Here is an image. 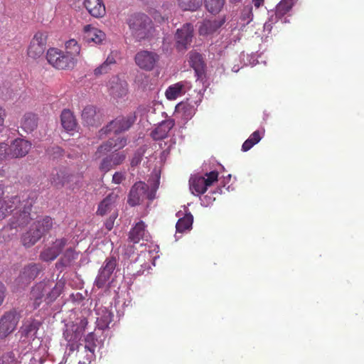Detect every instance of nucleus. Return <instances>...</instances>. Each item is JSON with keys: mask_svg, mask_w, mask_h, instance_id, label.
Wrapping results in <instances>:
<instances>
[{"mask_svg": "<svg viewBox=\"0 0 364 364\" xmlns=\"http://www.w3.org/2000/svg\"><path fill=\"white\" fill-rule=\"evenodd\" d=\"M80 46L75 39L65 42V50L57 48H50L46 52V60L49 65L56 70H72L77 63L80 54Z\"/></svg>", "mask_w": 364, "mask_h": 364, "instance_id": "f257e3e1", "label": "nucleus"}, {"mask_svg": "<svg viewBox=\"0 0 364 364\" xmlns=\"http://www.w3.org/2000/svg\"><path fill=\"white\" fill-rule=\"evenodd\" d=\"M132 36L136 41L151 38L155 33V28L151 19L144 14H134L127 21Z\"/></svg>", "mask_w": 364, "mask_h": 364, "instance_id": "f03ea898", "label": "nucleus"}, {"mask_svg": "<svg viewBox=\"0 0 364 364\" xmlns=\"http://www.w3.org/2000/svg\"><path fill=\"white\" fill-rule=\"evenodd\" d=\"M53 219L45 216L33 223L29 230L22 236L23 246L30 247L34 245L43 236L50 232L53 227Z\"/></svg>", "mask_w": 364, "mask_h": 364, "instance_id": "7ed1b4c3", "label": "nucleus"}, {"mask_svg": "<svg viewBox=\"0 0 364 364\" xmlns=\"http://www.w3.org/2000/svg\"><path fill=\"white\" fill-rule=\"evenodd\" d=\"M149 187L143 181L135 183L131 188L128 196V203L131 206L140 204L144 199L153 200L154 196L149 191Z\"/></svg>", "mask_w": 364, "mask_h": 364, "instance_id": "20e7f679", "label": "nucleus"}, {"mask_svg": "<svg viewBox=\"0 0 364 364\" xmlns=\"http://www.w3.org/2000/svg\"><path fill=\"white\" fill-rule=\"evenodd\" d=\"M48 33L46 31H37L28 45L27 55L33 59L39 58L46 50Z\"/></svg>", "mask_w": 364, "mask_h": 364, "instance_id": "39448f33", "label": "nucleus"}, {"mask_svg": "<svg viewBox=\"0 0 364 364\" xmlns=\"http://www.w3.org/2000/svg\"><path fill=\"white\" fill-rule=\"evenodd\" d=\"M160 60L158 53L154 51L143 50L136 53L134 61L137 66L146 71L154 70Z\"/></svg>", "mask_w": 364, "mask_h": 364, "instance_id": "423d86ee", "label": "nucleus"}, {"mask_svg": "<svg viewBox=\"0 0 364 364\" xmlns=\"http://www.w3.org/2000/svg\"><path fill=\"white\" fill-rule=\"evenodd\" d=\"M32 208V203L27 200L22 204V208H19L16 211L9 221V226L11 229H16L18 227H23L26 225L30 220L31 211Z\"/></svg>", "mask_w": 364, "mask_h": 364, "instance_id": "0eeeda50", "label": "nucleus"}, {"mask_svg": "<svg viewBox=\"0 0 364 364\" xmlns=\"http://www.w3.org/2000/svg\"><path fill=\"white\" fill-rule=\"evenodd\" d=\"M117 267V259L113 257H108L105 259L104 264L100 269L98 274L95 280L94 284L98 288H103L109 282L111 275Z\"/></svg>", "mask_w": 364, "mask_h": 364, "instance_id": "6e6552de", "label": "nucleus"}, {"mask_svg": "<svg viewBox=\"0 0 364 364\" xmlns=\"http://www.w3.org/2000/svg\"><path fill=\"white\" fill-rule=\"evenodd\" d=\"M193 36V26L191 23H185L181 28H178L175 34L177 50H187L192 42Z\"/></svg>", "mask_w": 364, "mask_h": 364, "instance_id": "1a4fd4ad", "label": "nucleus"}, {"mask_svg": "<svg viewBox=\"0 0 364 364\" xmlns=\"http://www.w3.org/2000/svg\"><path fill=\"white\" fill-rule=\"evenodd\" d=\"M68 244V239L61 237L56 239L50 246L43 249L39 257L42 261L50 262L55 259Z\"/></svg>", "mask_w": 364, "mask_h": 364, "instance_id": "9d476101", "label": "nucleus"}, {"mask_svg": "<svg viewBox=\"0 0 364 364\" xmlns=\"http://www.w3.org/2000/svg\"><path fill=\"white\" fill-rule=\"evenodd\" d=\"M134 121L135 117L132 115L118 117L106 127L105 132L118 134L127 131L132 126Z\"/></svg>", "mask_w": 364, "mask_h": 364, "instance_id": "9b49d317", "label": "nucleus"}, {"mask_svg": "<svg viewBox=\"0 0 364 364\" xmlns=\"http://www.w3.org/2000/svg\"><path fill=\"white\" fill-rule=\"evenodd\" d=\"M105 37L106 35L103 31L92 25L88 24L83 27V41L88 44H100Z\"/></svg>", "mask_w": 364, "mask_h": 364, "instance_id": "f8f14e48", "label": "nucleus"}, {"mask_svg": "<svg viewBox=\"0 0 364 364\" xmlns=\"http://www.w3.org/2000/svg\"><path fill=\"white\" fill-rule=\"evenodd\" d=\"M31 144L23 139H16L10 146V156L11 158H21L25 156L30 151Z\"/></svg>", "mask_w": 364, "mask_h": 364, "instance_id": "ddd939ff", "label": "nucleus"}, {"mask_svg": "<svg viewBox=\"0 0 364 364\" xmlns=\"http://www.w3.org/2000/svg\"><path fill=\"white\" fill-rule=\"evenodd\" d=\"M126 159L124 153H112L104 158L99 166L100 170L105 173L123 163Z\"/></svg>", "mask_w": 364, "mask_h": 364, "instance_id": "4468645a", "label": "nucleus"}, {"mask_svg": "<svg viewBox=\"0 0 364 364\" xmlns=\"http://www.w3.org/2000/svg\"><path fill=\"white\" fill-rule=\"evenodd\" d=\"M191 88L190 82L183 80L170 85L166 90V97L169 100H176Z\"/></svg>", "mask_w": 364, "mask_h": 364, "instance_id": "2eb2a0df", "label": "nucleus"}, {"mask_svg": "<svg viewBox=\"0 0 364 364\" xmlns=\"http://www.w3.org/2000/svg\"><path fill=\"white\" fill-rule=\"evenodd\" d=\"M40 271L39 264L31 263L25 266L17 279L18 282L27 285L38 275Z\"/></svg>", "mask_w": 364, "mask_h": 364, "instance_id": "dca6fc26", "label": "nucleus"}, {"mask_svg": "<svg viewBox=\"0 0 364 364\" xmlns=\"http://www.w3.org/2000/svg\"><path fill=\"white\" fill-rule=\"evenodd\" d=\"M83 4L88 13L96 18H102L106 14L103 0H84Z\"/></svg>", "mask_w": 364, "mask_h": 364, "instance_id": "f3484780", "label": "nucleus"}, {"mask_svg": "<svg viewBox=\"0 0 364 364\" xmlns=\"http://www.w3.org/2000/svg\"><path fill=\"white\" fill-rule=\"evenodd\" d=\"M81 116L82 121L88 126H98L101 123L102 116L93 105L86 106Z\"/></svg>", "mask_w": 364, "mask_h": 364, "instance_id": "a211bd4d", "label": "nucleus"}, {"mask_svg": "<svg viewBox=\"0 0 364 364\" xmlns=\"http://www.w3.org/2000/svg\"><path fill=\"white\" fill-rule=\"evenodd\" d=\"M175 122L172 119L164 120L151 133L154 140H162L168 136V132L174 127Z\"/></svg>", "mask_w": 364, "mask_h": 364, "instance_id": "6ab92c4d", "label": "nucleus"}, {"mask_svg": "<svg viewBox=\"0 0 364 364\" xmlns=\"http://www.w3.org/2000/svg\"><path fill=\"white\" fill-rule=\"evenodd\" d=\"M47 282L46 281L36 284L31 291V299L33 301L35 308L39 306L47 296Z\"/></svg>", "mask_w": 364, "mask_h": 364, "instance_id": "aec40b11", "label": "nucleus"}, {"mask_svg": "<svg viewBox=\"0 0 364 364\" xmlns=\"http://www.w3.org/2000/svg\"><path fill=\"white\" fill-rule=\"evenodd\" d=\"M189 64L191 68L194 70L196 75L198 78L201 77L205 73V64L201 54L191 51L189 53Z\"/></svg>", "mask_w": 364, "mask_h": 364, "instance_id": "412c9836", "label": "nucleus"}, {"mask_svg": "<svg viewBox=\"0 0 364 364\" xmlns=\"http://www.w3.org/2000/svg\"><path fill=\"white\" fill-rule=\"evenodd\" d=\"M190 190L196 196L203 194L208 189L205 177L199 175L192 176L189 180Z\"/></svg>", "mask_w": 364, "mask_h": 364, "instance_id": "4be33fe9", "label": "nucleus"}, {"mask_svg": "<svg viewBox=\"0 0 364 364\" xmlns=\"http://www.w3.org/2000/svg\"><path fill=\"white\" fill-rule=\"evenodd\" d=\"M117 198V194L114 193L109 194L99 204L97 213L100 215H105V214L111 212L115 207V203Z\"/></svg>", "mask_w": 364, "mask_h": 364, "instance_id": "5701e85b", "label": "nucleus"}, {"mask_svg": "<svg viewBox=\"0 0 364 364\" xmlns=\"http://www.w3.org/2000/svg\"><path fill=\"white\" fill-rule=\"evenodd\" d=\"M60 121L63 127L67 132L74 131L77 125L75 116L70 109H65L62 111Z\"/></svg>", "mask_w": 364, "mask_h": 364, "instance_id": "b1692460", "label": "nucleus"}, {"mask_svg": "<svg viewBox=\"0 0 364 364\" xmlns=\"http://www.w3.org/2000/svg\"><path fill=\"white\" fill-rule=\"evenodd\" d=\"M87 320H69V321L65 324L66 328L65 331L67 333H73L75 337L77 338L84 331L87 323Z\"/></svg>", "mask_w": 364, "mask_h": 364, "instance_id": "393cba45", "label": "nucleus"}, {"mask_svg": "<svg viewBox=\"0 0 364 364\" xmlns=\"http://www.w3.org/2000/svg\"><path fill=\"white\" fill-rule=\"evenodd\" d=\"M78 253L75 251L73 247L68 248L63 253V256L56 263V267H70L77 259Z\"/></svg>", "mask_w": 364, "mask_h": 364, "instance_id": "a878e982", "label": "nucleus"}, {"mask_svg": "<svg viewBox=\"0 0 364 364\" xmlns=\"http://www.w3.org/2000/svg\"><path fill=\"white\" fill-rule=\"evenodd\" d=\"M46 282H47L48 291L47 296L45 298V301L47 304H49L55 300L60 296L63 289V284L58 282L53 286V282L46 281Z\"/></svg>", "mask_w": 364, "mask_h": 364, "instance_id": "bb28decb", "label": "nucleus"}, {"mask_svg": "<svg viewBox=\"0 0 364 364\" xmlns=\"http://www.w3.org/2000/svg\"><path fill=\"white\" fill-rule=\"evenodd\" d=\"M146 237L145 224L143 221L137 223L135 226L132 228L129 234V239L134 243H138L141 240Z\"/></svg>", "mask_w": 364, "mask_h": 364, "instance_id": "cd10ccee", "label": "nucleus"}, {"mask_svg": "<svg viewBox=\"0 0 364 364\" xmlns=\"http://www.w3.org/2000/svg\"><path fill=\"white\" fill-rule=\"evenodd\" d=\"M38 125V118L35 114L26 113L21 119V127L27 133L33 132Z\"/></svg>", "mask_w": 364, "mask_h": 364, "instance_id": "c85d7f7f", "label": "nucleus"}, {"mask_svg": "<svg viewBox=\"0 0 364 364\" xmlns=\"http://www.w3.org/2000/svg\"><path fill=\"white\" fill-rule=\"evenodd\" d=\"M3 200V207L6 210V215H8L9 213L13 211L18 210L19 208H22V204L24 203L27 200H21L20 197L18 196H12L8 200Z\"/></svg>", "mask_w": 364, "mask_h": 364, "instance_id": "c756f323", "label": "nucleus"}, {"mask_svg": "<svg viewBox=\"0 0 364 364\" xmlns=\"http://www.w3.org/2000/svg\"><path fill=\"white\" fill-rule=\"evenodd\" d=\"M222 26V22L217 21H205L200 26V35H208L215 32L218 28Z\"/></svg>", "mask_w": 364, "mask_h": 364, "instance_id": "7c9ffc66", "label": "nucleus"}, {"mask_svg": "<svg viewBox=\"0 0 364 364\" xmlns=\"http://www.w3.org/2000/svg\"><path fill=\"white\" fill-rule=\"evenodd\" d=\"M193 217L191 213H186L183 218H180L176 225V232H183L189 230L193 224Z\"/></svg>", "mask_w": 364, "mask_h": 364, "instance_id": "2f4dec72", "label": "nucleus"}, {"mask_svg": "<svg viewBox=\"0 0 364 364\" xmlns=\"http://www.w3.org/2000/svg\"><path fill=\"white\" fill-rule=\"evenodd\" d=\"M203 0H178L179 7L183 11H194L202 5Z\"/></svg>", "mask_w": 364, "mask_h": 364, "instance_id": "473e14b6", "label": "nucleus"}, {"mask_svg": "<svg viewBox=\"0 0 364 364\" xmlns=\"http://www.w3.org/2000/svg\"><path fill=\"white\" fill-rule=\"evenodd\" d=\"M15 320H0V338L6 337L15 328Z\"/></svg>", "mask_w": 364, "mask_h": 364, "instance_id": "72a5a7b5", "label": "nucleus"}, {"mask_svg": "<svg viewBox=\"0 0 364 364\" xmlns=\"http://www.w3.org/2000/svg\"><path fill=\"white\" fill-rule=\"evenodd\" d=\"M261 132L258 130L254 132L243 143L242 146V150L243 151H249L253 146L257 144L261 140Z\"/></svg>", "mask_w": 364, "mask_h": 364, "instance_id": "f704fd0d", "label": "nucleus"}, {"mask_svg": "<svg viewBox=\"0 0 364 364\" xmlns=\"http://www.w3.org/2000/svg\"><path fill=\"white\" fill-rule=\"evenodd\" d=\"M206 9L211 14H218L224 6L225 0H204Z\"/></svg>", "mask_w": 364, "mask_h": 364, "instance_id": "c9c22d12", "label": "nucleus"}, {"mask_svg": "<svg viewBox=\"0 0 364 364\" xmlns=\"http://www.w3.org/2000/svg\"><path fill=\"white\" fill-rule=\"evenodd\" d=\"M85 349L87 353H90L91 357H95V350L97 347V338L93 332L89 333L85 338Z\"/></svg>", "mask_w": 364, "mask_h": 364, "instance_id": "e433bc0d", "label": "nucleus"}, {"mask_svg": "<svg viewBox=\"0 0 364 364\" xmlns=\"http://www.w3.org/2000/svg\"><path fill=\"white\" fill-rule=\"evenodd\" d=\"M116 60L114 56L108 55L106 60L100 66L96 68L94 70V74L96 76L107 73L110 70V66L115 64Z\"/></svg>", "mask_w": 364, "mask_h": 364, "instance_id": "4c0bfd02", "label": "nucleus"}, {"mask_svg": "<svg viewBox=\"0 0 364 364\" xmlns=\"http://www.w3.org/2000/svg\"><path fill=\"white\" fill-rule=\"evenodd\" d=\"M38 328L33 321L27 320L21 328V333L25 337H31L36 334Z\"/></svg>", "mask_w": 364, "mask_h": 364, "instance_id": "58836bf2", "label": "nucleus"}, {"mask_svg": "<svg viewBox=\"0 0 364 364\" xmlns=\"http://www.w3.org/2000/svg\"><path fill=\"white\" fill-rule=\"evenodd\" d=\"M51 183L56 188L63 187L66 182L65 174L63 171H58L50 178Z\"/></svg>", "mask_w": 364, "mask_h": 364, "instance_id": "ea45409f", "label": "nucleus"}, {"mask_svg": "<svg viewBox=\"0 0 364 364\" xmlns=\"http://www.w3.org/2000/svg\"><path fill=\"white\" fill-rule=\"evenodd\" d=\"M113 149H114V139H109L98 147L95 155L100 157L101 155L112 151Z\"/></svg>", "mask_w": 364, "mask_h": 364, "instance_id": "a19ab883", "label": "nucleus"}, {"mask_svg": "<svg viewBox=\"0 0 364 364\" xmlns=\"http://www.w3.org/2000/svg\"><path fill=\"white\" fill-rule=\"evenodd\" d=\"M291 9V4L287 0H282L276 7V13L277 15H284Z\"/></svg>", "mask_w": 364, "mask_h": 364, "instance_id": "79ce46f5", "label": "nucleus"}, {"mask_svg": "<svg viewBox=\"0 0 364 364\" xmlns=\"http://www.w3.org/2000/svg\"><path fill=\"white\" fill-rule=\"evenodd\" d=\"M178 112H183L186 117H191L193 114V107L186 102H180L176 106Z\"/></svg>", "mask_w": 364, "mask_h": 364, "instance_id": "37998d69", "label": "nucleus"}, {"mask_svg": "<svg viewBox=\"0 0 364 364\" xmlns=\"http://www.w3.org/2000/svg\"><path fill=\"white\" fill-rule=\"evenodd\" d=\"M205 176H206L205 177V183L208 187L212 186L213 183L218 181V172L216 171L206 173Z\"/></svg>", "mask_w": 364, "mask_h": 364, "instance_id": "c03bdc74", "label": "nucleus"}, {"mask_svg": "<svg viewBox=\"0 0 364 364\" xmlns=\"http://www.w3.org/2000/svg\"><path fill=\"white\" fill-rule=\"evenodd\" d=\"M143 154H144V151H142L141 149H138L137 151H135V153L134 154V156L131 160V166L132 167L136 166L141 163V161L142 160Z\"/></svg>", "mask_w": 364, "mask_h": 364, "instance_id": "a18cd8bd", "label": "nucleus"}, {"mask_svg": "<svg viewBox=\"0 0 364 364\" xmlns=\"http://www.w3.org/2000/svg\"><path fill=\"white\" fill-rule=\"evenodd\" d=\"M252 6H245L242 11V18L244 21H247V22H250L252 20Z\"/></svg>", "mask_w": 364, "mask_h": 364, "instance_id": "49530a36", "label": "nucleus"}, {"mask_svg": "<svg viewBox=\"0 0 364 364\" xmlns=\"http://www.w3.org/2000/svg\"><path fill=\"white\" fill-rule=\"evenodd\" d=\"M9 146L4 142L0 143V161L4 160L7 156H10V151L8 152Z\"/></svg>", "mask_w": 364, "mask_h": 364, "instance_id": "de8ad7c7", "label": "nucleus"}, {"mask_svg": "<svg viewBox=\"0 0 364 364\" xmlns=\"http://www.w3.org/2000/svg\"><path fill=\"white\" fill-rule=\"evenodd\" d=\"M127 140L124 137H118L117 139H114V149L116 151L124 148L127 145Z\"/></svg>", "mask_w": 364, "mask_h": 364, "instance_id": "09e8293b", "label": "nucleus"}, {"mask_svg": "<svg viewBox=\"0 0 364 364\" xmlns=\"http://www.w3.org/2000/svg\"><path fill=\"white\" fill-rule=\"evenodd\" d=\"M126 178L125 173L122 171H117L112 176V183L115 184H120Z\"/></svg>", "mask_w": 364, "mask_h": 364, "instance_id": "8fccbe9b", "label": "nucleus"}, {"mask_svg": "<svg viewBox=\"0 0 364 364\" xmlns=\"http://www.w3.org/2000/svg\"><path fill=\"white\" fill-rule=\"evenodd\" d=\"M0 364H16V361L11 353H6L0 358Z\"/></svg>", "mask_w": 364, "mask_h": 364, "instance_id": "3c124183", "label": "nucleus"}, {"mask_svg": "<svg viewBox=\"0 0 364 364\" xmlns=\"http://www.w3.org/2000/svg\"><path fill=\"white\" fill-rule=\"evenodd\" d=\"M20 312H18L16 309L10 310L4 314L1 318H18L21 317Z\"/></svg>", "mask_w": 364, "mask_h": 364, "instance_id": "603ef678", "label": "nucleus"}, {"mask_svg": "<svg viewBox=\"0 0 364 364\" xmlns=\"http://www.w3.org/2000/svg\"><path fill=\"white\" fill-rule=\"evenodd\" d=\"M117 217V213L114 211L109 216V219L105 222V225L108 230H111L113 228L114 223Z\"/></svg>", "mask_w": 364, "mask_h": 364, "instance_id": "864d4df0", "label": "nucleus"}, {"mask_svg": "<svg viewBox=\"0 0 364 364\" xmlns=\"http://www.w3.org/2000/svg\"><path fill=\"white\" fill-rule=\"evenodd\" d=\"M96 327L100 330H105L108 328L109 323L107 320H96Z\"/></svg>", "mask_w": 364, "mask_h": 364, "instance_id": "5fc2aeb1", "label": "nucleus"}, {"mask_svg": "<svg viewBox=\"0 0 364 364\" xmlns=\"http://www.w3.org/2000/svg\"><path fill=\"white\" fill-rule=\"evenodd\" d=\"M6 293V287L0 282V306L2 304Z\"/></svg>", "mask_w": 364, "mask_h": 364, "instance_id": "6e6d98bb", "label": "nucleus"}, {"mask_svg": "<svg viewBox=\"0 0 364 364\" xmlns=\"http://www.w3.org/2000/svg\"><path fill=\"white\" fill-rule=\"evenodd\" d=\"M6 216V210L3 207V200H0V220L4 219Z\"/></svg>", "mask_w": 364, "mask_h": 364, "instance_id": "4d7b16f0", "label": "nucleus"}, {"mask_svg": "<svg viewBox=\"0 0 364 364\" xmlns=\"http://www.w3.org/2000/svg\"><path fill=\"white\" fill-rule=\"evenodd\" d=\"M94 357H91L89 353H87L85 360H80L79 364H90L91 360Z\"/></svg>", "mask_w": 364, "mask_h": 364, "instance_id": "13d9d810", "label": "nucleus"}, {"mask_svg": "<svg viewBox=\"0 0 364 364\" xmlns=\"http://www.w3.org/2000/svg\"><path fill=\"white\" fill-rule=\"evenodd\" d=\"M264 0H252V4L255 7L259 9L261 6L264 4Z\"/></svg>", "mask_w": 364, "mask_h": 364, "instance_id": "bf43d9fd", "label": "nucleus"}, {"mask_svg": "<svg viewBox=\"0 0 364 364\" xmlns=\"http://www.w3.org/2000/svg\"><path fill=\"white\" fill-rule=\"evenodd\" d=\"M4 193V187L2 184H0V197H1Z\"/></svg>", "mask_w": 364, "mask_h": 364, "instance_id": "052dcab7", "label": "nucleus"}, {"mask_svg": "<svg viewBox=\"0 0 364 364\" xmlns=\"http://www.w3.org/2000/svg\"><path fill=\"white\" fill-rule=\"evenodd\" d=\"M205 200H207L206 205H209L210 203H211L210 198L208 196H205Z\"/></svg>", "mask_w": 364, "mask_h": 364, "instance_id": "680f3d73", "label": "nucleus"}, {"mask_svg": "<svg viewBox=\"0 0 364 364\" xmlns=\"http://www.w3.org/2000/svg\"><path fill=\"white\" fill-rule=\"evenodd\" d=\"M232 3L239 2L240 0H230Z\"/></svg>", "mask_w": 364, "mask_h": 364, "instance_id": "e2e57ef3", "label": "nucleus"}]
</instances>
